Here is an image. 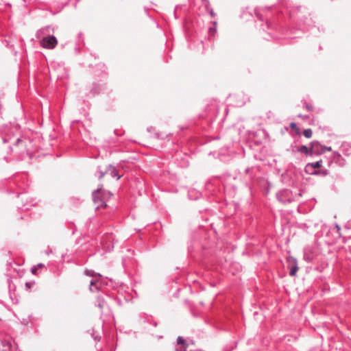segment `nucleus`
Here are the masks:
<instances>
[{
    "label": "nucleus",
    "instance_id": "f257e3e1",
    "mask_svg": "<svg viewBox=\"0 0 351 351\" xmlns=\"http://www.w3.org/2000/svg\"><path fill=\"white\" fill-rule=\"evenodd\" d=\"M111 194L109 192L97 189L93 192V199L96 205V209L106 206V201Z\"/></svg>",
    "mask_w": 351,
    "mask_h": 351
},
{
    "label": "nucleus",
    "instance_id": "f03ea898",
    "mask_svg": "<svg viewBox=\"0 0 351 351\" xmlns=\"http://www.w3.org/2000/svg\"><path fill=\"white\" fill-rule=\"evenodd\" d=\"M84 274L86 276H90L93 278L90 281L89 289L91 292L97 291L99 290V286L101 285L100 280L101 276L99 274L95 273L93 270H85Z\"/></svg>",
    "mask_w": 351,
    "mask_h": 351
},
{
    "label": "nucleus",
    "instance_id": "7ed1b4c3",
    "mask_svg": "<svg viewBox=\"0 0 351 351\" xmlns=\"http://www.w3.org/2000/svg\"><path fill=\"white\" fill-rule=\"evenodd\" d=\"M30 143L29 141L25 138H16V143L14 144V147H12V149L18 152L19 154H23L25 152L27 154L30 155V152L29 149L27 148V143Z\"/></svg>",
    "mask_w": 351,
    "mask_h": 351
},
{
    "label": "nucleus",
    "instance_id": "20e7f679",
    "mask_svg": "<svg viewBox=\"0 0 351 351\" xmlns=\"http://www.w3.org/2000/svg\"><path fill=\"white\" fill-rule=\"evenodd\" d=\"M320 143L318 141H312L310 143V147H307L306 145H302L298 148V152L300 153H303L306 156H311L313 154H319V152L317 149H315V146H319Z\"/></svg>",
    "mask_w": 351,
    "mask_h": 351
},
{
    "label": "nucleus",
    "instance_id": "39448f33",
    "mask_svg": "<svg viewBox=\"0 0 351 351\" xmlns=\"http://www.w3.org/2000/svg\"><path fill=\"white\" fill-rule=\"evenodd\" d=\"M40 44L43 48L53 49L56 47L58 40L54 36H47L40 39Z\"/></svg>",
    "mask_w": 351,
    "mask_h": 351
},
{
    "label": "nucleus",
    "instance_id": "423d86ee",
    "mask_svg": "<svg viewBox=\"0 0 351 351\" xmlns=\"http://www.w3.org/2000/svg\"><path fill=\"white\" fill-rule=\"evenodd\" d=\"M18 129L16 128H14L12 130H3L0 132V135L2 138V141L3 143H9L11 141L13 138L14 131H17Z\"/></svg>",
    "mask_w": 351,
    "mask_h": 351
},
{
    "label": "nucleus",
    "instance_id": "0eeeda50",
    "mask_svg": "<svg viewBox=\"0 0 351 351\" xmlns=\"http://www.w3.org/2000/svg\"><path fill=\"white\" fill-rule=\"evenodd\" d=\"M287 261L291 267L289 274L291 276H294L298 270V267L297 265V260L292 256H289L287 258Z\"/></svg>",
    "mask_w": 351,
    "mask_h": 351
},
{
    "label": "nucleus",
    "instance_id": "6e6552de",
    "mask_svg": "<svg viewBox=\"0 0 351 351\" xmlns=\"http://www.w3.org/2000/svg\"><path fill=\"white\" fill-rule=\"evenodd\" d=\"M51 29L52 30V32H53V29H51V27L50 26H47L43 28L40 29L36 32V38L41 39L44 36H49L48 34L50 33Z\"/></svg>",
    "mask_w": 351,
    "mask_h": 351
},
{
    "label": "nucleus",
    "instance_id": "1a4fd4ad",
    "mask_svg": "<svg viewBox=\"0 0 351 351\" xmlns=\"http://www.w3.org/2000/svg\"><path fill=\"white\" fill-rule=\"evenodd\" d=\"M290 194V191L289 190H284V191H280V193H278L277 194V197L278 198V199L282 202H290L291 201V199L290 198H287V199H284V197H289Z\"/></svg>",
    "mask_w": 351,
    "mask_h": 351
},
{
    "label": "nucleus",
    "instance_id": "9d476101",
    "mask_svg": "<svg viewBox=\"0 0 351 351\" xmlns=\"http://www.w3.org/2000/svg\"><path fill=\"white\" fill-rule=\"evenodd\" d=\"M186 343L182 337H178L176 351H186Z\"/></svg>",
    "mask_w": 351,
    "mask_h": 351
},
{
    "label": "nucleus",
    "instance_id": "9b49d317",
    "mask_svg": "<svg viewBox=\"0 0 351 351\" xmlns=\"http://www.w3.org/2000/svg\"><path fill=\"white\" fill-rule=\"evenodd\" d=\"M322 160H319V161H317L315 162H312V163H308L306 166V172H310V169H317V168H319L322 165Z\"/></svg>",
    "mask_w": 351,
    "mask_h": 351
},
{
    "label": "nucleus",
    "instance_id": "f8f14e48",
    "mask_svg": "<svg viewBox=\"0 0 351 351\" xmlns=\"http://www.w3.org/2000/svg\"><path fill=\"white\" fill-rule=\"evenodd\" d=\"M96 305L102 310L106 305V302L101 296H98L96 300Z\"/></svg>",
    "mask_w": 351,
    "mask_h": 351
},
{
    "label": "nucleus",
    "instance_id": "ddd939ff",
    "mask_svg": "<svg viewBox=\"0 0 351 351\" xmlns=\"http://www.w3.org/2000/svg\"><path fill=\"white\" fill-rule=\"evenodd\" d=\"M217 22H213V27H210L208 29V34L210 36H214L215 34L217 33Z\"/></svg>",
    "mask_w": 351,
    "mask_h": 351
},
{
    "label": "nucleus",
    "instance_id": "4468645a",
    "mask_svg": "<svg viewBox=\"0 0 351 351\" xmlns=\"http://www.w3.org/2000/svg\"><path fill=\"white\" fill-rule=\"evenodd\" d=\"M108 171H110V175L113 178H117V180H119L120 179L121 176L117 175V173H116V170H115V169L114 167L110 166Z\"/></svg>",
    "mask_w": 351,
    "mask_h": 351
},
{
    "label": "nucleus",
    "instance_id": "2eb2a0df",
    "mask_svg": "<svg viewBox=\"0 0 351 351\" xmlns=\"http://www.w3.org/2000/svg\"><path fill=\"white\" fill-rule=\"evenodd\" d=\"M43 267H44V265L43 263H39L37 265H34V267H32L31 269V271L33 274L36 275L37 274V270Z\"/></svg>",
    "mask_w": 351,
    "mask_h": 351
},
{
    "label": "nucleus",
    "instance_id": "dca6fc26",
    "mask_svg": "<svg viewBox=\"0 0 351 351\" xmlns=\"http://www.w3.org/2000/svg\"><path fill=\"white\" fill-rule=\"evenodd\" d=\"M309 173L314 174V175L326 176L328 174V171L327 170L315 171L309 172Z\"/></svg>",
    "mask_w": 351,
    "mask_h": 351
},
{
    "label": "nucleus",
    "instance_id": "f3484780",
    "mask_svg": "<svg viewBox=\"0 0 351 351\" xmlns=\"http://www.w3.org/2000/svg\"><path fill=\"white\" fill-rule=\"evenodd\" d=\"M303 134L306 138H309L312 136L313 132H312L311 129H306V130H304Z\"/></svg>",
    "mask_w": 351,
    "mask_h": 351
},
{
    "label": "nucleus",
    "instance_id": "a211bd4d",
    "mask_svg": "<svg viewBox=\"0 0 351 351\" xmlns=\"http://www.w3.org/2000/svg\"><path fill=\"white\" fill-rule=\"evenodd\" d=\"M331 149H332L331 147L321 146V150H320L319 154H321L325 152L326 151H331Z\"/></svg>",
    "mask_w": 351,
    "mask_h": 351
},
{
    "label": "nucleus",
    "instance_id": "6ab92c4d",
    "mask_svg": "<svg viewBox=\"0 0 351 351\" xmlns=\"http://www.w3.org/2000/svg\"><path fill=\"white\" fill-rule=\"evenodd\" d=\"M206 10H208V12H209V13L212 17H215V13L214 12L213 10L210 8V5L208 6V9H206Z\"/></svg>",
    "mask_w": 351,
    "mask_h": 351
},
{
    "label": "nucleus",
    "instance_id": "aec40b11",
    "mask_svg": "<svg viewBox=\"0 0 351 351\" xmlns=\"http://www.w3.org/2000/svg\"><path fill=\"white\" fill-rule=\"evenodd\" d=\"M202 1L204 3L206 8L208 9V6L210 5L208 1V0H202Z\"/></svg>",
    "mask_w": 351,
    "mask_h": 351
},
{
    "label": "nucleus",
    "instance_id": "412c9836",
    "mask_svg": "<svg viewBox=\"0 0 351 351\" xmlns=\"http://www.w3.org/2000/svg\"><path fill=\"white\" fill-rule=\"evenodd\" d=\"M290 126H291V128H293V129H295V128H297V125H296V123H291L290 124Z\"/></svg>",
    "mask_w": 351,
    "mask_h": 351
},
{
    "label": "nucleus",
    "instance_id": "4be33fe9",
    "mask_svg": "<svg viewBox=\"0 0 351 351\" xmlns=\"http://www.w3.org/2000/svg\"><path fill=\"white\" fill-rule=\"evenodd\" d=\"M306 108L308 110H312V107L309 105H306Z\"/></svg>",
    "mask_w": 351,
    "mask_h": 351
},
{
    "label": "nucleus",
    "instance_id": "5701e85b",
    "mask_svg": "<svg viewBox=\"0 0 351 351\" xmlns=\"http://www.w3.org/2000/svg\"><path fill=\"white\" fill-rule=\"evenodd\" d=\"M319 147H321V145L319 146H315V149H317L319 152H320V150L319 149Z\"/></svg>",
    "mask_w": 351,
    "mask_h": 351
},
{
    "label": "nucleus",
    "instance_id": "b1692460",
    "mask_svg": "<svg viewBox=\"0 0 351 351\" xmlns=\"http://www.w3.org/2000/svg\"><path fill=\"white\" fill-rule=\"evenodd\" d=\"M104 176V173L103 172H100V176H99V178H101L103 176Z\"/></svg>",
    "mask_w": 351,
    "mask_h": 351
},
{
    "label": "nucleus",
    "instance_id": "393cba45",
    "mask_svg": "<svg viewBox=\"0 0 351 351\" xmlns=\"http://www.w3.org/2000/svg\"><path fill=\"white\" fill-rule=\"evenodd\" d=\"M25 286H26L27 287L29 288V287H30V283H29V282H26V283H25Z\"/></svg>",
    "mask_w": 351,
    "mask_h": 351
},
{
    "label": "nucleus",
    "instance_id": "a878e982",
    "mask_svg": "<svg viewBox=\"0 0 351 351\" xmlns=\"http://www.w3.org/2000/svg\"><path fill=\"white\" fill-rule=\"evenodd\" d=\"M336 228H337V230H338V231H339V230H340V229H341V228H340V227H339V225H337V224L336 225Z\"/></svg>",
    "mask_w": 351,
    "mask_h": 351
},
{
    "label": "nucleus",
    "instance_id": "bb28decb",
    "mask_svg": "<svg viewBox=\"0 0 351 351\" xmlns=\"http://www.w3.org/2000/svg\"><path fill=\"white\" fill-rule=\"evenodd\" d=\"M335 154H337V156H339V154L335 152Z\"/></svg>",
    "mask_w": 351,
    "mask_h": 351
}]
</instances>
